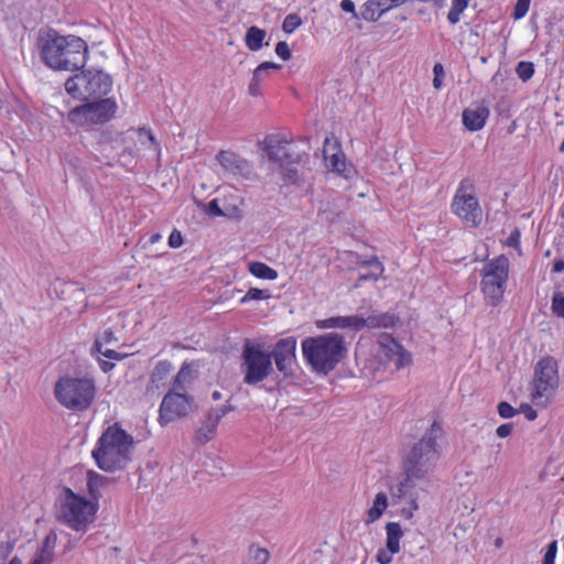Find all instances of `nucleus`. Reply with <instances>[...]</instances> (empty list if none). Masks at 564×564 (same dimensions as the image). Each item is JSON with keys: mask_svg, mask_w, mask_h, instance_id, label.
<instances>
[{"mask_svg": "<svg viewBox=\"0 0 564 564\" xmlns=\"http://www.w3.org/2000/svg\"><path fill=\"white\" fill-rule=\"evenodd\" d=\"M498 413L503 419H511L516 415L517 410L508 402H500L498 404Z\"/></svg>", "mask_w": 564, "mask_h": 564, "instance_id": "47", "label": "nucleus"}, {"mask_svg": "<svg viewBox=\"0 0 564 564\" xmlns=\"http://www.w3.org/2000/svg\"><path fill=\"white\" fill-rule=\"evenodd\" d=\"M161 239H162L161 234L155 232V234H152V235L150 236V238H149V242H150L151 245H154V243L159 242Z\"/></svg>", "mask_w": 564, "mask_h": 564, "instance_id": "59", "label": "nucleus"}, {"mask_svg": "<svg viewBox=\"0 0 564 564\" xmlns=\"http://www.w3.org/2000/svg\"><path fill=\"white\" fill-rule=\"evenodd\" d=\"M386 542L384 546L380 547L376 554V561L379 564H391L393 556L401 551V540L404 536V531L399 522H387L384 525Z\"/></svg>", "mask_w": 564, "mask_h": 564, "instance_id": "16", "label": "nucleus"}, {"mask_svg": "<svg viewBox=\"0 0 564 564\" xmlns=\"http://www.w3.org/2000/svg\"><path fill=\"white\" fill-rule=\"evenodd\" d=\"M191 402L185 392L171 391L166 393L160 404L159 422L161 425L184 416L188 413Z\"/></svg>", "mask_w": 564, "mask_h": 564, "instance_id": "15", "label": "nucleus"}, {"mask_svg": "<svg viewBox=\"0 0 564 564\" xmlns=\"http://www.w3.org/2000/svg\"><path fill=\"white\" fill-rule=\"evenodd\" d=\"M452 212L470 227H477L482 219V212L476 197V187L471 180L460 181L452 200Z\"/></svg>", "mask_w": 564, "mask_h": 564, "instance_id": "10", "label": "nucleus"}, {"mask_svg": "<svg viewBox=\"0 0 564 564\" xmlns=\"http://www.w3.org/2000/svg\"><path fill=\"white\" fill-rule=\"evenodd\" d=\"M520 238H521L520 230L518 228H516L509 235V237L507 239V245L509 247L520 249Z\"/></svg>", "mask_w": 564, "mask_h": 564, "instance_id": "51", "label": "nucleus"}, {"mask_svg": "<svg viewBox=\"0 0 564 564\" xmlns=\"http://www.w3.org/2000/svg\"><path fill=\"white\" fill-rule=\"evenodd\" d=\"M173 366L167 360H161L159 361L152 373H151V381L152 383L159 388L161 384H164L165 380L167 379V376L172 371Z\"/></svg>", "mask_w": 564, "mask_h": 564, "instance_id": "33", "label": "nucleus"}, {"mask_svg": "<svg viewBox=\"0 0 564 564\" xmlns=\"http://www.w3.org/2000/svg\"><path fill=\"white\" fill-rule=\"evenodd\" d=\"M98 508L97 501L63 487L56 498L55 516L59 523L85 534L94 524Z\"/></svg>", "mask_w": 564, "mask_h": 564, "instance_id": "3", "label": "nucleus"}, {"mask_svg": "<svg viewBox=\"0 0 564 564\" xmlns=\"http://www.w3.org/2000/svg\"><path fill=\"white\" fill-rule=\"evenodd\" d=\"M281 65L273 62L261 63L252 74V78L248 86V91L251 96L258 97L261 95V84L270 70L280 69Z\"/></svg>", "mask_w": 564, "mask_h": 564, "instance_id": "26", "label": "nucleus"}, {"mask_svg": "<svg viewBox=\"0 0 564 564\" xmlns=\"http://www.w3.org/2000/svg\"><path fill=\"white\" fill-rule=\"evenodd\" d=\"M392 499L395 503L404 500V506L401 507V509L399 510V516L402 517L403 519L411 520L414 516V512L419 510L417 495L415 492V489L412 490L411 494H409L404 498L394 499L392 497Z\"/></svg>", "mask_w": 564, "mask_h": 564, "instance_id": "29", "label": "nucleus"}, {"mask_svg": "<svg viewBox=\"0 0 564 564\" xmlns=\"http://www.w3.org/2000/svg\"><path fill=\"white\" fill-rule=\"evenodd\" d=\"M212 398H213V400H220L221 399V393L219 391H214L212 393Z\"/></svg>", "mask_w": 564, "mask_h": 564, "instance_id": "60", "label": "nucleus"}, {"mask_svg": "<svg viewBox=\"0 0 564 564\" xmlns=\"http://www.w3.org/2000/svg\"><path fill=\"white\" fill-rule=\"evenodd\" d=\"M131 132L135 138V147H138L139 150L151 152L158 158L161 155V147L150 130L138 128L131 130Z\"/></svg>", "mask_w": 564, "mask_h": 564, "instance_id": "25", "label": "nucleus"}, {"mask_svg": "<svg viewBox=\"0 0 564 564\" xmlns=\"http://www.w3.org/2000/svg\"><path fill=\"white\" fill-rule=\"evenodd\" d=\"M531 0H518L512 17L514 20H520L525 17L529 11Z\"/></svg>", "mask_w": 564, "mask_h": 564, "instance_id": "44", "label": "nucleus"}, {"mask_svg": "<svg viewBox=\"0 0 564 564\" xmlns=\"http://www.w3.org/2000/svg\"><path fill=\"white\" fill-rule=\"evenodd\" d=\"M397 317L394 314L382 313L377 315H370L367 318L360 317L358 315H349V316H336L329 317L325 319H321L316 322V326L319 329L327 328H348L352 330H359L364 327L368 328H391L397 323Z\"/></svg>", "mask_w": 564, "mask_h": 564, "instance_id": "13", "label": "nucleus"}, {"mask_svg": "<svg viewBox=\"0 0 564 564\" xmlns=\"http://www.w3.org/2000/svg\"><path fill=\"white\" fill-rule=\"evenodd\" d=\"M469 0H452L451 8L447 13V20L452 25L457 24L464 11L467 9Z\"/></svg>", "mask_w": 564, "mask_h": 564, "instance_id": "34", "label": "nucleus"}, {"mask_svg": "<svg viewBox=\"0 0 564 564\" xmlns=\"http://www.w3.org/2000/svg\"><path fill=\"white\" fill-rule=\"evenodd\" d=\"M8 564H22L18 557H13Z\"/></svg>", "mask_w": 564, "mask_h": 564, "instance_id": "61", "label": "nucleus"}, {"mask_svg": "<svg viewBox=\"0 0 564 564\" xmlns=\"http://www.w3.org/2000/svg\"><path fill=\"white\" fill-rule=\"evenodd\" d=\"M56 541H57V535L55 532H50L44 541H43V545L41 549L43 550H46L48 551L50 553H53L54 554V549H55V545H56Z\"/></svg>", "mask_w": 564, "mask_h": 564, "instance_id": "49", "label": "nucleus"}, {"mask_svg": "<svg viewBox=\"0 0 564 564\" xmlns=\"http://www.w3.org/2000/svg\"><path fill=\"white\" fill-rule=\"evenodd\" d=\"M133 445L132 435L119 423H113L101 433L91 455L100 469L111 473L128 466L132 458Z\"/></svg>", "mask_w": 564, "mask_h": 564, "instance_id": "2", "label": "nucleus"}, {"mask_svg": "<svg viewBox=\"0 0 564 564\" xmlns=\"http://www.w3.org/2000/svg\"><path fill=\"white\" fill-rule=\"evenodd\" d=\"M302 24V19L295 13L288 14L282 23V30L286 34L293 33Z\"/></svg>", "mask_w": 564, "mask_h": 564, "instance_id": "41", "label": "nucleus"}, {"mask_svg": "<svg viewBox=\"0 0 564 564\" xmlns=\"http://www.w3.org/2000/svg\"><path fill=\"white\" fill-rule=\"evenodd\" d=\"M512 429V424L505 423L497 427L496 433L499 437L505 438L511 434Z\"/></svg>", "mask_w": 564, "mask_h": 564, "instance_id": "53", "label": "nucleus"}, {"mask_svg": "<svg viewBox=\"0 0 564 564\" xmlns=\"http://www.w3.org/2000/svg\"><path fill=\"white\" fill-rule=\"evenodd\" d=\"M551 310L557 317L564 318V292H554L552 296Z\"/></svg>", "mask_w": 564, "mask_h": 564, "instance_id": "40", "label": "nucleus"}, {"mask_svg": "<svg viewBox=\"0 0 564 564\" xmlns=\"http://www.w3.org/2000/svg\"><path fill=\"white\" fill-rule=\"evenodd\" d=\"M376 356L384 367L400 370L412 362V355L392 336L382 334L377 340Z\"/></svg>", "mask_w": 564, "mask_h": 564, "instance_id": "14", "label": "nucleus"}, {"mask_svg": "<svg viewBox=\"0 0 564 564\" xmlns=\"http://www.w3.org/2000/svg\"><path fill=\"white\" fill-rule=\"evenodd\" d=\"M484 279L487 282H506L509 272V260L505 256H500L488 262L484 269Z\"/></svg>", "mask_w": 564, "mask_h": 564, "instance_id": "24", "label": "nucleus"}, {"mask_svg": "<svg viewBox=\"0 0 564 564\" xmlns=\"http://www.w3.org/2000/svg\"><path fill=\"white\" fill-rule=\"evenodd\" d=\"M183 243L182 235L178 230H173L169 236V246L171 248H178Z\"/></svg>", "mask_w": 564, "mask_h": 564, "instance_id": "52", "label": "nucleus"}, {"mask_svg": "<svg viewBox=\"0 0 564 564\" xmlns=\"http://www.w3.org/2000/svg\"><path fill=\"white\" fill-rule=\"evenodd\" d=\"M433 73H434L433 86H434V88L440 89L443 85L442 77L444 76V68H443L442 64H438V63L435 64L433 67Z\"/></svg>", "mask_w": 564, "mask_h": 564, "instance_id": "50", "label": "nucleus"}, {"mask_svg": "<svg viewBox=\"0 0 564 564\" xmlns=\"http://www.w3.org/2000/svg\"><path fill=\"white\" fill-rule=\"evenodd\" d=\"M248 271L259 280H275L278 279V272L263 262H249Z\"/></svg>", "mask_w": 564, "mask_h": 564, "instance_id": "31", "label": "nucleus"}, {"mask_svg": "<svg viewBox=\"0 0 564 564\" xmlns=\"http://www.w3.org/2000/svg\"><path fill=\"white\" fill-rule=\"evenodd\" d=\"M489 116L490 109L485 102H474L463 110L462 121L466 130L475 132L486 126Z\"/></svg>", "mask_w": 564, "mask_h": 564, "instance_id": "21", "label": "nucleus"}, {"mask_svg": "<svg viewBox=\"0 0 564 564\" xmlns=\"http://www.w3.org/2000/svg\"><path fill=\"white\" fill-rule=\"evenodd\" d=\"M441 436V424L433 422L423 436L409 446L402 456L401 474L390 486L391 497H406L416 488L417 481L427 479L434 473L441 457V447L437 443Z\"/></svg>", "mask_w": 564, "mask_h": 564, "instance_id": "1", "label": "nucleus"}, {"mask_svg": "<svg viewBox=\"0 0 564 564\" xmlns=\"http://www.w3.org/2000/svg\"><path fill=\"white\" fill-rule=\"evenodd\" d=\"M295 351L296 338L293 336L280 339L274 346L272 356L278 370L284 376H289L293 370L296 361Z\"/></svg>", "mask_w": 564, "mask_h": 564, "instance_id": "18", "label": "nucleus"}, {"mask_svg": "<svg viewBox=\"0 0 564 564\" xmlns=\"http://www.w3.org/2000/svg\"><path fill=\"white\" fill-rule=\"evenodd\" d=\"M221 202H223V206L225 207V209L227 210V207L230 206V205H236V209H237V217L236 218H240L241 217V205H242V197L239 195L238 191L236 188H227L225 189V193L223 195V198H221Z\"/></svg>", "mask_w": 564, "mask_h": 564, "instance_id": "35", "label": "nucleus"}, {"mask_svg": "<svg viewBox=\"0 0 564 564\" xmlns=\"http://www.w3.org/2000/svg\"><path fill=\"white\" fill-rule=\"evenodd\" d=\"M54 554L46 550L41 549L32 558L30 564H50L53 561Z\"/></svg>", "mask_w": 564, "mask_h": 564, "instance_id": "46", "label": "nucleus"}, {"mask_svg": "<svg viewBox=\"0 0 564 564\" xmlns=\"http://www.w3.org/2000/svg\"><path fill=\"white\" fill-rule=\"evenodd\" d=\"M245 382L257 384L264 380L272 370L271 355L260 344L247 341L242 351Z\"/></svg>", "mask_w": 564, "mask_h": 564, "instance_id": "12", "label": "nucleus"}, {"mask_svg": "<svg viewBox=\"0 0 564 564\" xmlns=\"http://www.w3.org/2000/svg\"><path fill=\"white\" fill-rule=\"evenodd\" d=\"M42 56L45 64L56 70L82 69L88 58L87 43L75 35H55L43 44Z\"/></svg>", "mask_w": 564, "mask_h": 564, "instance_id": "5", "label": "nucleus"}, {"mask_svg": "<svg viewBox=\"0 0 564 564\" xmlns=\"http://www.w3.org/2000/svg\"><path fill=\"white\" fill-rule=\"evenodd\" d=\"M301 348L307 365L323 375L333 371L347 351L344 337L336 333L307 337Z\"/></svg>", "mask_w": 564, "mask_h": 564, "instance_id": "4", "label": "nucleus"}, {"mask_svg": "<svg viewBox=\"0 0 564 564\" xmlns=\"http://www.w3.org/2000/svg\"><path fill=\"white\" fill-rule=\"evenodd\" d=\"M340 8H341L343 11L348 12V13H352L354 17H356V18L358 17L357 13H356V10H355L354 1H351V0H343L340 2Z\"/></svg>", "mask_w": 564, "mask_h": 564, "instance_id": "54", "label": "nucleus"}, {"mask_svg": "<svg viewBox=\"0 0 564 564\" xmlns=\"http://www.w3.org/2000/svg\"><path fill=\"white\" fill-rule=\"evenodd\" d=\"M485 301L488 305L496 306L503 297V284H482L481 289Z\"/></svg>", "mask_w": 564, "mask_h": 564, "instance_id": "32", "label": "nucleus"}, {"mask_svg": "<svg viewBox=\"0 0 564 564\" xmlns=\"http://www.w3.org/2000/svg\"><path fill=\"white\" fill-rule=\"evenodd\" d=\"M516 73L522 82H528L534 75V65L531 62H519L516 67Z\"/></svg>", "mask_w": 564, "mask_h": 564, "instance_id": "38", "label": "nucleus"}, {"mask_svg": "<svg viewBox=\"0 0 564 564\" xmlns=\"http://www.w3.org/2000/svg\"><path fill=\"white\" fill-rule=\"evenodd\" d=\"M112 78L99 69H87L65 82L66 91L74 98L87 100L107 95L112 88Z\"/></svg>", "mask_w": 564, "mask_h": 564, "instance_id": "8", "label": "nucleus"}, {"mask_svg": "<svg viewBox=\"0 0 564 564\" xmlns=\"http://www.w3.org/2000/svg\"><path fill=\"white\" fill-rule=\"evenodd\" d=\"M408 0H368L361 9L360 19L368 22L378 21L386 12L404 4Z\"/></svg>", "mask_w": 564, "mask_h": 564, "instance_id": "22", "label": "nucleus"}, {"mask_svg": "<svg viewBox=\"0 0 564 564\" xmlns=\"http://www.w3.org/2000/svg\"><path fill=\"white\" fill-rule=\"evenodd\" d=\"M234 410V405L229 403H226L219 408L212 409L202 421L199 429L196 431V440L202 444L213 440L216 435L217 426L221 419Z\"/></svg>", "mask_w": 564, "mask_h": 564, "instance_id": "20", "label": "nucleus"}, {"mask_svg": "<svg viewBox=\"0 0 564 564\" xmlns=\"http://www.w3.org/2000/svg\"><path fill=\"white\" fill-rule=\"evenodd\" d=\"M270 554L267 549L259 546H250L249 549V564H265L269 561Z\"/></svg>", "mask_w": 564, "mask_h": 564, "instance_id": "37", "label": "nucleus"}, {"mask_svg": "<svg viewBox=\"0 0 564 564\" xmlns=\"http://www.w3.org/2000/svg\"><path fill=\"white\" fill-rule=\"evenodd\" d=\"M117 108V102L113 99L106 98L72 109L67 119L76 126L90 128L109 121L115 116Z\"/></svg>", "mask_w": 564, "mask_h": 564, "instance_id": "11", "label": "nucleus"}, {"mask_svg": "<svg viewBox=\"0 0 564 564\" xmlns=\"http://www.w3.org/2000/svg\"><path fill=\"white\" fill-rule=\"evenodd\" d=\"M113 364L109 361H100V368L104 372H108L113 368Z\"/></svg>", "mask_w": 564, "mask_h": 564, "instance_id": "58", "label": "nucleus"}, {"mask_svg": "<svg viewBox=\"0 0 564 564\" xmlns=\"http://www.w3.org/2000/svg\"><path fill=\"white\" fill-rule=\"evenodd\" d=\"M97 339H101L104 341V345L111 344L113 341H117V338L111 329H106L100 337Z\"/></svg>", "mask_w": 564, "mask_h": 564, "instance_id": "55", "label": "nucleus"}, {"mask_svg": "<svg viewBox=\"0 0 564 564\" xmlns=\"http://www.w3.org/2000/svg\"><path fill=\"white\" fill-rule=\"evenodd\" d=\"M558 387V366L553 357L539 360L531 384V399L535 405H546Z\"/></svg>", "mask_w": 564, "mask_h": 564, "instance_id": "9", "label": "nucleus"}, {"mask_svg": "<svg viewBox=\"0 0 564 564\" xmlns=\"http://www.w3.org/2000/svg\"><path fill=\"white\" fill-rule=\"evenodd\" d=\"M521 412L524 413L525 417L530 421H533L536 419L538 414L536 411L533 410L530 405H521Z\"/></svg>", "mask_w": 564, "mask_h": 564, "instance_id": "56", "label": "nucleus"}, {"mask_svg": "<svg viewBox=\"0 0 564 564\" xmlns=\"http://www.w3.org/2000/svg\"><path fill=\"white\" fill-rule=\"evenodd\" d=\"M275 54L282 58L283 61H288L291 57V50L289 47V44L286 42H279L275 45Z\"/></svg>", "mask_w": 564, "mask_h": 564, "instance_id": "48", "label": "nucleus"}, {"mask_svg": "<svg viewBox=\"0 0 564 564\" xmlns=\"http://www.w3.org/2000/svg\"><path fill=\"white\" fill-rule=\"evenodd\" d=\"M270 296L269 292L265 290H260L257 288H251L240 300L241 303H246L254 300H263Z\"/></svg>", "mask_w": 564, "mask_h": 564, "instance_id": "43", "label": "nucleus"}, {"mask_svg": "<svg viewBox=\"0 0 564 564\" xmlns=\"http://www.w3.org/2000/svg\"><path fill=\"white\" fill-rule=\"evenodd\" d=\"M95 393V383L88 378L65 376L57 380L54 388L56 400L72 411L88 409L94 401Z\"/></svg>", "mask_w": 564, "mask_h": 564, "instance_id": "7", "label": "nucleus"}, {"mask_svg": "<svg viewBox=\"0 0 564 564\" xmlns=\"http://www.w3.org/2000/svg\"><path fill=\"white\" fill-rule=\"evenodd\" d=\"M217 161L224 172L230 176L246 175L250 172L248 162L234 152L221 151L217 155Z\"/></svg>", "mask_w": 564, "mask_h": 564, "instance_id": "23", "label": "nucleus"}, {"mask_svg": "<svg viewBox=\"0 0 564 564\" xmlns=\"http://www.w3.org/2000/svg\"><path fill=\"white\" fill-rule=\"evenodd\" d=\"M94 351L97 354L112 360H121L123 355L113 350V349H104V341L101 339H96L94 344Z\"/></svg>", "mask_w": 564, "mask_h": 564, "instance_id": "39", "label": "nucleus"}, {"mask_svg": "<svg viewBox=\"0 0 564 564\" xmlns=\"http://www.w3.org/2000/svg\"><path fill=\"white\" fill-rule=\"evenodd\" d=\"M191 375V369L188 366H182L178 373L175 377L174 384H173V391L184 392L183 383L187 380V378Z\"/></svg>", "mask_w": 564, "mask_h": 564, "instance_id": "42", "label": "nucleus"}, {"mask_svg": "<svg viewBox=\"0 0 564 564\" xmlns=\"http://www.w3.org/2000/svg\"><path fill=\"white\" fill-rule=\"evenodd\" d=\"M267 32L258 26H250L246 33L245 42L247 47L252 52H258L263 46Z\"/></svg>", "mask_w": 564, "mask_h": 564, "instance_id": "28", "label": "nucleus"}, {"mask_svg": "<svg viewBox=\"0 0 564 564\" xmlns=\"http://www.w3.org/2000/svg\"><path fill=\"white\" fill-rule=\"evenodd\" d=\"M445 0H437V6H443Z\"/></svg>", "mask_w": 564, "mask_h": 564, "instance_id": "62", "label": "nucleus"}, {"mask_svg": "<svg viewBox=\"0 0 564 564\" xmlns=\"http://www.w3.org/2000/svg\"><path fill=\"white\" fill-rule=\"evenodd\" d=\"M323 154L325 165L329 171L337 173L345 178L351 177L355 171L351 166L347 165L345 154L336 141H330L329 138H326L324 141Z\"/></svg>", "mask_w": 564, "mask_h": 564, "instance_id": "19", "label": "nucleus"}, {"mask_svg": "<svg viewBox=\"0 0 564 564\" xmlns=\"http://www.w3.org/2000/svg\"><path fill=\"white\" fill-rule=\"evenodd\" d=\"M207 210L210 215H214V216H225L228 218L237 217L236 205L234 204V205L228 206L227 210H226L224 206L223 207L219 206L218 198L212 199L208 203Z\"/></svg>", "mask_w": 564, "mask_h": 564, "instance_id": "36", "label": "nucleus"}, {"mask_svg": "<svg viewBox=\"0 0 564 564\" xmlns=\"http://www.w3.org/2000/svg\"><path fill=\"white\" fill-rule=\"evenodd\" d=\"M308 139L302 138L297 142H289L279 137L271 135L264 140V151L284 183L297 181V163L308 150Z\"/></svg>", "mask_w": 564, "mask_h": 564, "instance_id": "6", "label": "nucleus"}, {"mask_svg": "<svg viewBox=\"0 0 564 564\" xmlns=\"http://www.w3.org/2000/svg\"><path fill=\"white\" fill-rule=\"evenodd\" d=\"M341 259L356 264L354 270L357 272L356 279H358L359 282L378 281L382 276L383 267L377 258L368 261H360L357 253L352 251H344L341 253Z\"/></svg>", "mask_w": 564, "mask_h": 564, "instance_id": "17", "label": "nucleus"}, {"mask_svg": "<svg viewBox=\"0 0 564 564\" xmlns=\"http://www.w3.org/2000/svg\"><path fill=\"white\" fill-rule=\"evenodd\" d=\"M557 553V541H552L547 544L546 551L543 556L542 564H554Z\"/></svg>", "mask_w": 564, "mask_h": 564, "instance_id": "45", "label": "nucleus"}, {"mask_svg": "<svg viewBox=\"0 0 564 564\" xmlns=\"http://www.w3.org/2000/svg\"><path fill=\"white\" fill-rule=\"evenodd\" d=\"M563 270H564V260L563 259L555 260L553 263L552 271L553 272H562Z\"/></svg>", "mask_w": 564, "mask_h": 564, "instance_id": "57", "label": "nucleus"}, {"mask_svg": "<svg viewBox=\"0 0 564 564\" xmlns=\"http://www.w3.org/2000/svg\"><path fill=\"white\" fill-rule=\"evenodd\" d=\"M388 506H389L388 495L383 491L378 492L375 496L371 506L365 513V517L362 520L365 525H370V524L375 523L376 521H378L386 512Z\"/></svg>", "mask_w": 564, "mask_h": 564, "instance_id": "27", "label": "nucleus"}, {"mask_svg": "<svg viewBox=\"0 0 564 564\" xmlns=\"http://www.w3.org/2000/svg\"><path fill=\"white\" fill-rule=\"evenodd\" d=\"M108 482V478L94 471L89 470L87 473V488L91 496V500L98 502V497L100 494V489L105 487Z\"/></svg>", "mask_w": 564, "mask_h": 564, "instance_id": "30", "label": "nucleus"}]
</instances>
